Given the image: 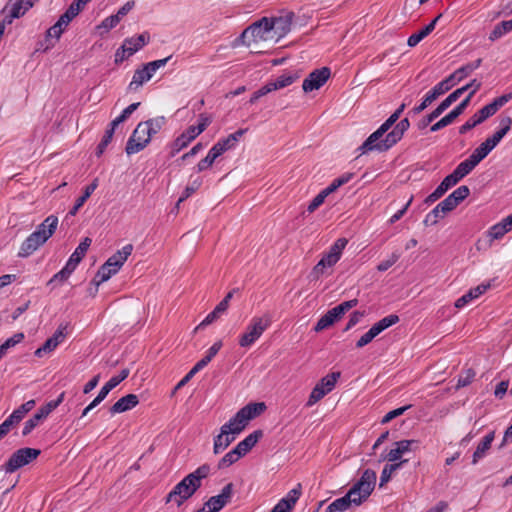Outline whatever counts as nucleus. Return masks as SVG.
<instances>
[{"label":"nucleus","mask_w":512,"mask_h":512,"mask_svg":"<svg viewBox=\"0 0 512 512\" xmlns=\"http://www.w3.org/2000/svg\"><path fill=\"white\" fill-rule=\"evenodd\" d=\"M143 123H146V128H148L149 135L152 138V136L157 134L165 124V118L163 116H160L143 121Z\"/></svg>","instance_id":"50"},{"label":"nucleus","mask_w":512,"mask_h":512,"mask_svg":"<svg viewBox=\"0 0 512 512\" xmlns=\"http://www.w3.org/2000/svg\"><path fill=\"white\" fill-rule=\"evenodd\" d=\"M348 241L345 238H339L330 247L329 252L325 254L319 262L313 267L309 274L311 281H317L322 275L326 273L328 268L333 267L340 259L343 249L346 247Z\"/></svg>","instance_id":"3"},{"label":"nucleus","mask_w":512,"mask_h":512,"mask_svg":"<svg viewBox=\"0 0 512 512\" xmlns=\"http://www.w3.org/2000/svg\"><path fill=\"white\" fill-rule=\"evenodd\" d=\"M512 99V92L503 94L499 97H496L491 103L484 106L486 111L490 116H493L497 113V111L502 108L506 103H508Z\"/></svg>","instance_id":"40"},{"label":"nucleus","mask_w":512,"mask_h":512,"mask_svg":"<svg viewBox=\"0 0 512 512\" xmlns=\"http://www.w3.org/2000/svg\"><path fill=\"white\" fill-rule=\"evenodd\" d=\"M302 493V486L300 483L297 484L295 488L290 490L288 494L282 498L281 500H285L286 504L289 505L290 509L292 510L298 499L300 498Z\"/></svg>","instance_id":"52"},{"label":"nucleus","mask_w":512,"mask_h":512,"mask_svg":"<svg viewBox=\"0 0 512 512\" xmlns=\"http://www.w3.org/2000/svg\"><path fill=\"white\" fill-rule=\"evenodd\" d=\"M42 420L43 419L41 418V416L38 413H35L33 417H31L24 423L22 435H29L39 425L40 421Z\"/></svg>","instance_id":"58"},{"label":"nucleus","mask_w":512,"mask_h":512,"mask_svg":"<svg viewBox=\"0 0 512 512\" xmlns=\"http://www.w3.org/2000/svg\"><path fill=\"white\" fill-rule=\"evenodd\" d=\"M58 218L54 215L48 216L34 231L39 233L44 240H48L56 231Z\"/></svg>","instance_id":"21"},{"label":"nucleus","mask_w":512,"mask_h":512,"mask_svg":"<svg viewBox=\"0 0 512 512\" xmlns=\"http://www.w3.org/2000/svg\"><path fill=\"white\" fill-rule=\"evenodd\" d=\"M151 78V74L143 65L142 68H138L135 70L128 88L129 90L136 91L139 87H141L145 82L149 81Z\"/></svg>","instance_id":"35"},{"label":"nucleus","mask_w":512,"mask_h":512,"mask_svg":"<svg viewBox=\"0 0 512 512\" xmlns=\"http://www.w3.org/2000/svg\"><path fill=\"white\" fill-rule=\"evenodd\" d=\"M456 83L454 76L449 75L447 78L436 84L426 95L428 96V102L435 101L440 95L449 91Z\"/></svg>","instance_id":"19"},{"label":"nucleus","mask_w":512,"mask_h":512,"mask_svg":"<svg viewBox=\"0 0 512 512\" xmlns=\"http://www.w3.org/2000/svg\"><path fill=\"white\" fill-rule=\"evenodd\" d=\"M172 58V55L166 57V58H163V59H159V60H155V61H151V62H148L146 64H144V66L146 67V69L149 71V73L151 74V76H153V74L161 67L165 66L167 64V62Z\"/></svg>","instance_id":"63"},{"label":"nucleus","mask_w":512,"mask_h":512,"mask_svg":"<svg viewBox=\"0 0 512 512\" xmlns=\"http://www.w3.org/2000/svg\"><path fill=\"white\" fill-rule=\"evenodd\" d=\"M491 117L484 107L470 117L462 126L459 127L460 134H466L468 131L483 123L486 119Z\"/></svg>","instance_id":"24"},{"label":"nucleus","mask_w":512,"mask_h":512,"mask_svg":"<svg viewBox=\"0 0 512 512\" xmlns=\"http://www.w3.org/2000/svg\"><path fill=\"white\" fill-rule=\"evenodd\" d=\"M198 134L192 133V128L189 126L182 134H180L172 144L171 156H175L179 151L188 146Z\"/></svg>","instance_id":"23"},{"label":"nucleus","mask_w":512,"mask_h":512,"mask_svg":"<svg viewBox=\"0 0 512 512\" xmlns=\"http://www.w3.org/2000/svg\"><path fill=\"white\" fill-rule=\"evenodd\" d=\"M300 77L299 73L294 74H283L279 76L275 81L270 82L273 91L285 88L294 83Z\"/></svg>","instance_id":"41"},{"label":"nucleus","mask_w":512,"mask_h":512,"mask_svg":"<svg viewBox=\"0 0 512 512\" xmlns=\"http://www.w3.org/2000/svg\"><path fill=\"white\" fill-rule=\"evenodd\" d=\"M233 489V483H228L223 487L219 495L210 497L204 503L205 507L208 508L209 512H219L223 507H225L230 502L231 497L233 495Z\"/></svg>","instance_id":"13"},{"label":"nucleus","mask_w":512,"mask_h":512,"mask_svg":"<svg viewBox=\"0 0 512 512\" xmlns=\"http://www.w3.org/2000/svg\"><path fill=\"white\" fill-rule=\"evenodd\" d=\"M217 158L218 156L210 149L207 156L198 162L196 166L197 172L207 170Z\"/></svg>","instance_id":"59"},{"label":"nucleus","mask_w":512,"mask_h":512,"mask_svg":"<svg viewBox=\"0 0 512 512\" xmlns=\"http://www.w3.org/2000/svg\"><path fill=\"white\" fill-rule=\"evenodd\" d=\"M246 422L242 418H239L238 412L224 425L221 426L223 434H239L245 427Z\"/></svg>","instance_id":"32"},{"label":"nucleus","mask_w":512,"mask_h":512,"mask_svg":"<svg viewBox=\"0 0 512 512\" xmlns=\"http://www.w3.org/2000/svg\"><path fill=\"white\" fill-rule=\"evenodd\" d=\"M74 271L66 265L47 282V286H51L52 289L57 285H60L68 280Z\"/></svg>","instance_id":"43"},{"label":"nucleus","mask_w":512,"mask_h":512,"mask_svg":"<svg viewBox=\"0 0 512 512\" xmlns=\"http://www.w3.org/2000/svg\"><path fill=\"white\" fill-rule=\"evenodd\" d=\"M262 436V430H255L247 437H245L242 441H240L235 448L239 452L243 453V456H245L257 444V442L262 438Z\"/></svg>","instance_id":"26"},{"label":"nucleus","mask_w":512,"mask_h":512,"mask_svg":"<svg viewBox=\"0 0 512 512\" xmlns=\"http://www.w3.org/2000/svg\"><path fill=\"white\" fill-rule=\"evenodd\" d=\"M376 484V472L371 469H366L361 478L352 486V491L360 492L361 503L365 501L373 492Z\"/></svg>","instance_id":"10"},{"label":"nucleus","mask_w":512,"mask_h":512,"mask_svg":"<svg viewBox=\"0 0 512 512\" xmlns=\"http://www.w3.org/2000/svg\"><path fill=\"white\" fill-rule=\"evenodd\" d=\"M211 468L209 464L199 466L195 471L185 476L175 487L167 494L165 502L174 501L180 507L186 500L191 498L201 487L202 480L208 477Z\"/></svg>","instance_id":"2"},{"label":"nucleus","mask_w":512,"mask_h":512,"mask_svg":"<svg viewBox=\"0 0 512 512\" xmlns=\"http://www.w3.org/2000/svg\"><path fill=\"white\" fill-rule=\"evenodd\" d=\"M512 31V19L498 23L489 34V40L494 42Z\"/></svg>","instance_id":"39"},{"label":"nucleus","mask_w":512,"mask_h":512,"mask_svg":"<svg viewBox=\"0 0 512 512\" xmlns=\"http://www.w3.org/2000/svg\"><path fill=\"white\" fill-rule=\"evenodd\" d=\"M235 145L227 136L226 138L218 140L211 148V150L219 157L226 151L232 149Z\"/></svg>","instance_id":"49"},{"label":"nucleus","mask_w":512,"mask_h":512,"mask_svg":"<svg viewBox=\"0 0 512 512\" xmlns=\"http://www.w3.org/2000/svg\"><path fill=\"white\" fill-rule=\"evenodd\" d=\"M389 130L386 128V126H383L382 124L380 127L374 131L358 148L359 151H361V154H366L371 151H377V152H386L390 148L393 147L392 144L389 142H386V137L383 138V136L388 132Z\"/></svg>","instance_id":"8"},{"label":"nucleus","mask_w":512,"mask_h":512,"mask_svg":"<svg viewBox=\"0 0 512 512\" xmlns=\"http://www.w3.org/2000/svg\"><path fill=\"white\" fill-rule=\"evenodd\" d=\"M406 462H407V460H402L398 463L385 465L381 472L379 486L383 487L387 482H389L393 472H395L397 469L401 468L402 465Z\"/></svg>","instance_id":"44"},{"label":"nucleus","mask_w":512,"mask_h":512,"mask_svg":"<svg viewBox=\"0 0 512 512\" xmlns=\"http://www.w3.org/2000/svg\"><path fill=\"white\" fill-rule=\"evenodd\" d=\"M511 125L512 118L508 115H501L499 117V129L488 138L497 146L503 137L510 131Z\"/></svg>","instance_id":"29"},{"label":"nucleus","mask_w":512,"mask_h":512,"mask_svg":"<svg viewBox=\"0 0 512 512\" xmlns=\"http://www.w3.org/2000/svg\"><path fill=\"white\" fill-rule=\"evenodd\" d=\"M456 180L451 176V174L447 175L442 182L437 186V188L427 196L425 199L426 203H433L440 199L448 189L456 185Z\"/></svg>","instance_id":"20"},{"label":"nucleus","mask_w":512,"mask_h":512,"mask_svg":"<svg viewBox=\"0 0 512 512\" xmlns=\"http://www.w3.org/2000/svg\"><path fill=\"white\" fill-rule=\"evenodd\" d=\"M61 35L62 34L60 33V31H58L55 24L53 26H51L46 32L45 42L47 43V45L44 50H48V49L54 47V43L52 42V39L54 38L56 41H58L60 39Z\"/></svg>","instance_id":"62"},{"label":"nucleus","mask_w":512,"mask_h":512,"mask_svg":"<svg viewBox=\"0 0 512 512\" xmlns=\"http://www.w3.org/2000/svg\"><path fill=\"white\" fill-rule=\"evenodd\" d=\"M34 406H35V401L29 400V401L23 403L17 409H15L10 416L17 423H19L25 417V415L34 408Z\"/></svg>","instance_id":"48"},{"label":"nucleus","mask_w":512,"mask_h":512,"mask_svg":"<svg viewBox=\"0 0 512 512\" xmlns=\"http://www.w3.org/2000/svg\"><path fill=\"white\" fill-rule=\"evenodd\" d=\"M442 17V14H439L436 18H434L428 25H426L419 32L412 34L408 40L407 45L409 47H415L420 41H422L426 36H428L435 29V26L438 20Z\"/></svg>","instance_id":"28"},{"label":"nucleus","mask_w":512,"mask_h":512,"mask_svg":"<svg viewBox=\"0 0 512 512\" xmlns=\"http://www.w3.org/2000/svg\"><path fill=\"white\" fill-rule=\"evenodd\" d=\"M60 343L57 337L48 338L44 344L35 351V356L42 357L45 353L53 351Z\"/></svg>","instance_id":"51"},{"label":"nucleus","mask_w":512,"mask_h":512,"mask_svg":"<svg viewBox=\"0 0 512 512\" xmlns=\"http://www.w3.org/2000/svg\"><path fill=\"white\" fill-rule=\"evenodd\" d=\"M146 123L140 122L129 137L125 152L127 155L142 151L151 141Z\"/></svg>","instance_id":"9"},{"label":"nucleus","mask_w":512,"mask_h":512,"mask_svg":"<svg viewBox=\"0 0 512 512\" xmlns=\"http://www.w3.org/2000/svg\"><path fill=\"white\" fill-rule=\"evenodd\" d=\"M406 107L405 103H402L383 123V126H386L388 130H390L396 122L399 120L401 114L403 113Z\"/></svg>","instance_id":"57"},{"label":"nucleus","mask_w":512,"mask_h":512,"mask_svg":"<svg viewBox=\"0 0 512 512\" xmlns=\"http://www.w3.org/2000/svg\"><path fill=\"white\" fill-rule=\"evenodd\" d=\"M114 274L116 273L112 272V268L107 267L104 263L100 266L91 283L98 287L101 283L109 280Z\"/></svg>","instance_id":"46"},{"label":"nucleus","mask_w":512,"mask_h":512,"mask_svg":"<svg viewBox=\"0 0 512 512\" xmlns=\"http://www.w3.org/2000/svg\"><path fill=\"white\" fill-rule=\"evenodd\" d=\"M326 394V391L323 388H321V386L317 383L310 393L306 406H313L318 401H320Z\"/></svg>","instance_id":"54"},{"label":"nucleus","mask_w":512,"mask_h":512,"mask_svg":"<svg viewBox=\"0 0 512 512\" xmlns=\"http://www.w3.org/2000/svg\"><path fill=\"white\" fill-rule=\"evenodd\" d=\"M235 437L233 434H223L220 429V433L214 437L213 452L219 454L224 451L233 441Z\"/></svg>","instance_id":"38"},{"label":"nucleus","mask_w":512,"mask_h":512,"mask_svg":"<svg viewBox=\"0 0 512 512\" xmlns=\"http://www.w3.org/2000/svg\"><path fill=\"white\" fill-rule=\"evenodd\" d=\"M270 325L271 319L269 316L253 317L246 332L240 337L239 345L244 348L251 346Z\"/></svg>","instance_id":"6"},{"label":"nucleus","mask_w":512,"mask_h":512,"mask_svg":"<svg viewBox=\"0 0 512 512\" xmlns=\"http://www.w3.org/2000/svg\"><path fill=\"white\" fill-rule=\"evenodd\" d=\"M478 163H476L470 156L462 161L455 170L451 173V176L456 180L458 183L462 178L467 176L476 166Z\"/></svg>","instance_id":"33"},{"label":"nucleus","mask_w":512,"mask_h":512,"mask_svg":"<svg viewBox=\"0 0 512 512\" xmlns=\"http://www.w3.org/2000/svg\"><path fill=\"white\" fill-rule=\"evenodd\" d=\"M98 187V179L95 178L92 183L87 185L84 189L83 195L80 196L72 209L68 212V215L75 216L78 212V210L84 205V203L87 201V199L92 195V193L96 190Z\"/></svg>","instance_id":"34"},{"label":"nucleus","mask_w":512,"mask_h":512,"mask_svg":"<svg viewBox=\"0 0 512 512\" xmlns=\"http://www.w3.org/2000/svg\"><path fill=\"white\" fill-rule=\"evenodd\" d=\"M92 243V240L89 237H85L78 247L75 249V251L71 254L70 258L66 262V266L75 271L78 264L82 261V259L85 257L90 245Z\"/></svg>","instance_id":"16"},{"label":"nucleus","mask_w":512,"mask_h":512,"mask_svg":"<svg viewBox=\"0 0 512 512\" xmlns=\"http://www.w3.org/2000/svg\"><path fill=\"white\" fill-rule=\"evenodd\" d=\"M41 454L39 449L24 447L15 451L2 466L6 473H13L33 462Z\"/></svg>","instance_id":"4"},{"label":"nucleus","mask_w":512,"mask_h":512,"mask_svg":"<svg viewBox=\"0 0 512 512\" xmlns=\"http://www.w3.org/2000/svg\"><path fill=\"white\" fill-rule=\"evenodd\" d=\"M132 251V244L125 245L121 250H118L107 259V261L105 262L106 266L112 268V272L117 273L123 266L127 258L131 255Z\"/></svg>","instance_id":"15"},{"label":"nucleus","mask_w":512,"mask_h":512,"mask_svg":"<svg viewBox=\"0 0 512 512\" xmlns=\"http://www.w3.org/2000/svg\"><path fill=\"white\" fill-rule=\"evenodd\" d=\"M489 286H490L489 284H487V285L480 284L477 287L470 289L467 293H465L463 296H461L460 298H458L456 300L455 307L456 308L464 307L473 299H476L479 296H481L482 294H484L487 291V289L489 288Z\"/></svg>","instance_id":"25"},{"label":"nucleus","mask_w":512,"mask_h":512,"mask_svg":"<svg viewBox=\"0 0 512 512\" xmlns=\"http://www.w3.org/2000/svg\"><path fill=\"white\" fill-rule=\"evenodd\" d=\"M139 403V398L135 394H127L116 401L110 408L111 414L123 413L131 410Z\"/></svg>","instance_id":"18"},{"label":"nucleus","mask_w":512,"mask_h":512,"mask_svg":"<svg viewBox=\"0 0 512 512\" xmlns=\"http://www.w3.org/2000/svg\"><path fill=\"white\" fill-rule=\"evenodd\" d=\"M293 17L294 13L288 12L283 16L268 18L269 29L276 36V41L290 32Z\"/></svg>","instance_id":"12"},{"label":"nucleus","mask_w":512,"mask_h":512,"mask_svg":"<svg viewBox=\"0 0 512 512\" xmlns=\"http://www.w3.org/2000/svg\"><path fill=\"white\" fill-rule=\"evenodd\" d=\"M331 71L328 67H322L312 71L303 81L302 89L305 93L321 88L329 79Z\"/></svg>","instance_id":"11"},{"label":"nucleus","mask_w":512,"mask_h":512,"mask_svg":"<svg viewBox=\"0 0 512 512\" xmlns=\"http://www.w3.org/2000/svg\"><path fill=\"white\" fill-rule=\"evenodd\" d=\"M494 438H495V432L491 431L478 444V446L476 447V450L474 451L473 456H472V464L473 465L477 464L478 461L486 455L487 451L491 448V444H492Z\"/></svg>","instance_id":"27"},{"label":"nucleus","mask_w":512,"mask_h":512,"mask_svg":"<svg viewBox=\"0 0 512 512\" xmlns=\"http://www.w3.org/2000/svg\"><path fill=\"white\" fill-rule=\"evenodd\" d=\"M358 305V299H351L348 301H344L334 308L328 310L316 323L314 330L316 332H320L331 325H333L336 321L340 320L344 314L350 309L354 308Z\"/></svg>","instance_id":"5"},{"label":"nucleus","mask_w":512,"mask_h":512,"mask_svg":"<svg viewBox=\"0 0 512 512\" xmlns=\"http://www.w3.org/2000/svg\"><path fill=\"white\" fill-rule=\"evenodd\" d=\"M481 82L477 79L471 80L468 84L454 90L450 93L431 113L423 117L417 123L419 130H424L431 122L438 118L445 110H447L454 102H456L466 91L469 90L468 95L463 99L457 107L450 111L447 115L442 117L439 121L430 127L431 132H436L444 127L450 125L456 118H458L468 107L474 94L481 88Z\"/></svg>","instance_id":"1"},{"label":"nucleus","mask_w":512,"mask_h":512,"mask_svg":"<svg viewBox=\"0 0 512 512\" xmlns=\"http://www.w3.org/2000/svg\"><path fill=\"white\" fill-rule=\"evenodd\" d=\"M488 236L490 237V241L501 239L506 233H508V229L503 226L501 222L493 225L488 230Z\"/></svg>","instance_id":"55"},{"label":"nucleus","mask_w":512,"mask_h":512,"mask_svg":"<svg viewBox=\"0 0 512 512\" xmlns=\"http://www.w3.org/2000/svg\"><path fill=\"white\" fill-rule=\"evenodd\" d=\"M495 147L496 145L487 138L472 152L470 157L479 164Z\"/></svg>","instance_id":"36"},{"label":"nucleus","mask_w":512,"mask_h":512,"mask_svg":"<svg viewBox=\"0 0 512 512\" xmlns=\"http://www.w3.org/2000/svg\"><path fill=\"white\" fill-rule=\"evenodd\" d=\"M482 59L479 58L475 60L474 62L468 63L460 68H458L456 71H454L451 75L454 76V79L456 82H461L463 79H465L467 76H469L474 70L479 68L481 66Z\"/></svg>","instance_id":"37"},{"label":"nucleus","mask_w":512,"mask_h":512,"mask_svg":"<svg viewBox=\"0 0 512 512\" xmlns=\"http://www.w3.org/2000/svg\"><path fill=\"white\" fill-rule=\"evenodd\" d=\"M241 457H243V453L239 452L236 448H233L219 460L217 468H227L237 462Z\"/></svg>","instance_id":"42"},{"label":"nucleus","mask_w":512,"mask_h":512,"mask_svg":"<svg viewBox=\"0 0 512 512\" xmlns=\"http://www.w3.org/2000/svg\"><path fill=\"white\" fill-rule=\"evenodd\" d=\"M443 217H444V215H442L441 210L436 205L435 208L426 215V217L423 221V224L425 226L435 225L438 223L439 219H441Z\"/></svg>","instance_id":"60"},{"label":"nucleus","mask_w":512,"mask_h":512,"mask_svg":"<svg viewBox=\"0 0 512 512\" xmlns=\"http://www.w3.org/2000/svg\"><path fill=\"white\" fill-rule=\"evenodd\" d=\"M409 127L410 122L408 118L400 120L394 125L393 130L387 133L386 142H389L393 146L396 145L402 139L404 133L409 129Z\"/></svg>","instance_id":"22"},{"label":"nucleus","mask_w":512,"mask_h":512,"mask_svg":"<svg viewBox=\"0 0 512 512\" xmlns=\"http://www.w3.org/2000/svg\"><path fill=\"white\" fill-rule=\"evenodd\" d=\"M399 257H400V255L398 253H396V252L392 253L388 259L381 261L377 265V270L380 272H384V271L388 270L391 266H393L398 261Z\"/></svg>","instance_id":"64"},{"label":"nucleus","mask_w":512,"mask_h":512,"mask_svg":"<svg viewBox=\"0 0 512 512\" xmlns=\"http://www.w3.org/2000/svg\"><path fill=\"white\" fill-rule=\"evenodd\" d=\"M271 30L269 29L268 17H263L260 20L249 25L239 36V40L247 45L250 41L268 40L273 38L269 36Z\"/></svg>","instance_id":"7"},{"label":"nucleus","mask_w":512,"mask_h":512,"mask_svg":"<svg viewBox=\"0 0 512 512\" xmlns=\"http://www.w3.org/2000/svg\"><path fill=\"white\" fill-rule=\"evenodd\" d=\"M470 195V189L466 185H462L454 190L449 197L459 205L463 200H465Z\"/></svg>","instance_id":"53"},{"label":"nucleus","mask_w":512,"mask_h":512,"mask_svg":"<svg viewBox=\"0 0 512 512\" xmlns=\"http://www.w3.org/2000/svg\"><path fill=\"white\" fill-rule=\"evenodd\" d=\"M150 40V35L147 32H144L137 37H131L124 40V44L128 46V55L132 56L138 50H140L144 45H146Z\"/></svg>","instance_id":"30"},{"label":"nucleus","mask_w":512,"mask_h":512,"mask_svg":"<svg viewBox=\"0 0 512 512\" xmlns=\"http://www.w3.org/2000/svg\"><path fill=\"white\" fill-rule=\"evenodd\" d=\"M47 241L39 233H31L21 244L18 257L27 258Z\"/></svg>","instance_id":"14"},{"label":"nucleus","mask_w":512,"mask_h":512,"mask_svg":"<svg viewBox=\"0 0 512 512\" xmlns=\"http://www.w3.org/2000/svg\"><path fill=\"white\" fill-rule=\"evenodd\" d=\"M395 446H397L398 449H400L402 454H405L407 452L415 451L419 446V441L414 439L400 440L395 442Z\"/></svg>","instance_id":"56"},{"label":"nucleus","mask_w":512,"mask_h":512,"mask_svg":"<svg viewBox=\"0 0 512 512\" xmlns=\"http://www.w3.org/2000/svg\"><path fill=\"white\" fill-rule=\"evenodd\" d=\"M222 347V341L215 342L207 351V354L199 360L205 367L211 362Z\"/></svg>","instance_id":"61"},{"label":"nucleus","mask_w":512,"mask_h":512,"mask_svg":"<svg viewBox=\"0 0 512 512\" xmlns=\"http://www.w3.org/2000/svg\"><path fill=\"white\" fill-rule=\"evenodd\" d=\"M351 505H361V499L357 498V501H353L350 499V495H344L343 497L334 500L328 506V512H344L348 510Z\"/></svg>","instance_id":"31"},{"label":"nucleus","mask_w":512,"mask_h":512,"mask_svg":"<svg viewBox=\"0 0 512 512\" xmlns=\"http://www.w3.org/2000/svg\"><path fill=\"white\" fill-rule=\"evenodd\" d=\"M202 185V179L201 177H196L193 179L184 189L182 192V195L178 199L176 203V207L178 208L180 203L185 201L187 198H189L193 193H195Z\"/></svg>","instance_id":"45"},{"label":"nucleus","mask_w":512,"mask_h":512,"mask_svg":"<svg viewBox=\"0 0 512 512\" xmlns=\"http://www.w3.org/2000/svg\"><path fill=\"white\" fill-rule=\"evenodd\" d=\"M341 373L340 372H332L328 375H326L325 377H323L319 382L318 384L321 386V388H323L326 393L328 394L329 392H331L334 387H335V384L338 380V378L340 377Z\"/></svg>","instance_id":"47"},{"label":"nucleus","mask_w":512,"mask_h":512,"mask_svg":"<svg viewBox=\"0 0 512 512\" xmlns=\"http://www.w3.org/2000/svg\"><path fill=\"white\" fill-rule=\"evenodd\" d=\"M264 402L249 403L238 411L239 418L245 420L246 424L257 416L261 415L266 410Z\"/></svg>","instance_id":"17"}]
</instances>
